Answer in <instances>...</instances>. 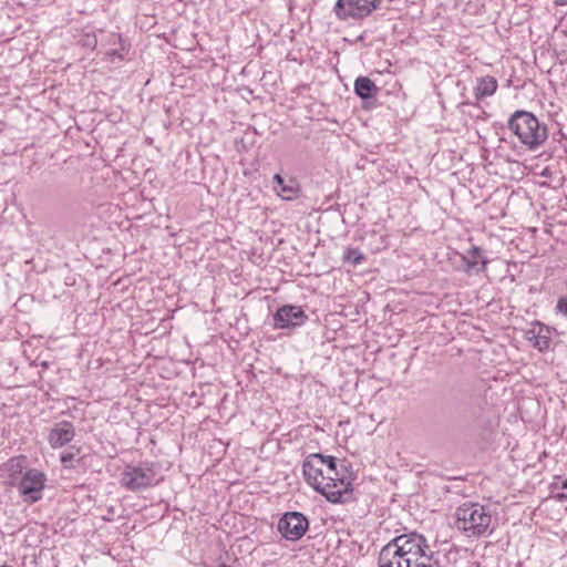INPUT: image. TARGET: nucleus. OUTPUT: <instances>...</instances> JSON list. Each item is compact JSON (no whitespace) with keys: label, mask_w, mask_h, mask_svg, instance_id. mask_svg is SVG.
<instances>
[{"label":"nucleus","mask_w":567,"mask_h":567,"mask_svg":"<svg viewBox=\"0 0 567 567\" xmlns=\"http://www.w3.org/2000/svg\"><path fill=\"white\" fill-rule=\"evenodd\" d=\"M379 92V87L368 76H359L354 81V93L361 100H369L374 97Z\"/></svg>","instance_id":"16"},{"label":"nucleus","mask_w":567,"mask_h":567,"mask_svg":"<svg viewBox=\"0 0 567 567\" xmlns=\"http://www.w3.org/2000/svg\"><path fill=\"white\" fill-rule=\"evenodd\" d=\"M319 453L307 456L302 463V472L306 482L318 493L323 495L330 503H347L352 499V481L351 474L339 476H324L322 465L318 463Z\"/></svg>","instance_id":"2"},{"label":"nucleus","mask_w":567,"mask_h":567,"mask_svg":"<svg viewBox=\"0 0 567 567\" xmlns=\"http://www.w3.org/2000/svg\"><path fill=\"white\" fill-rule=\"evenodd\" d=\"M75 454L73 452H63L60 455V461L65 468H72V461L74 460Z\"/></svg>","instance_id":"22"},{"label":"nucleus","mask_w":567,"mask_h":567,"mask_svg":"<svg viewBox=\"0 0 567 567\" xmlns=\"http://www.w3.org/2000/svg\"><path fill=\"white\" fill-rule=\"evenodd\" d=\"M161 478L153 463H143L138 466L127 465L121 474V485L131 492H138L153 487Z\"/></svg>","instance_id":"5"},{"label":"nucleus","mask_w":567,"mask_h":567,"mask_svg":"<svg viewBox=\"0 0 567 567\" xmlns=\"http://www.w3.org/2000/svg\"><path fill=\"white\" fill-rule=\"evenodd\" d=\"M327 476H333V477H336L337 475H336V472H328V475H327Z\"/></svg>","instance_id":"26"},{"label":"nucleus","mask_w":567,"mask_h":567,"mask_svg":"<svg viewBox=\"0 0 567 567\" xmlns=\"http://www.w3.org/2000/svg\"><path fill=\"white\" fill-rule=\"evenodd\" d=\"M507 127L529 151L538 150L548 138L547 125L528 111H515L507 121Z\"/></svg>","instance_id":"4"},{"label":"nucleus","mask_w":567,"mask_h":567,"mask_svg":"<svg viewBox=\"0 0 567 567\" xmlns=\"http://www.w3.org/2000/svg\"><path fill=\"white\" fill-rule=\"evenodd\" d=\"M549 489L551 497L560 502L567 501V478L555 476L549 485Z\"/></svg>","instance_id":"18"},{"label":"nucleus","mask_w":567,"mask_h":567,"mask_svg":"<svg viewBox=\"0 0 567 567\" xmlns=\"http://www.w3.org/2000/svg\"><path fill=\"white\" fill-rule=\"evenodd\" d=\"M426 538L415 532L402 534L389 542L380 551L379 567H413L423 558L433 557Z\"/></svg>","instance_id":"1"},{"label":"nucleus","mask_w":567,"mask_h":567,"mask_svg":"<svg viewBox=\"0 0 567 567\" xmlns=\"http://www.w3.org/2000/svg\"><path fill=\"white\" fill-rule=\"evenodd\" d=\"M272 320L275 329H296L306 323L308 316L299 306L284 305L277 309Z\"/></svg>","instance_id":"9"},{"label":"nucleus","mask_w":567,"mask_h":567,"mask_svg":"<svg viewBox=\"0 0 567 567\" xmlns=\"http://www.w3.org/2000/svg\"><path fill=\"white\" fill-rule=\"evenodd\" d=\"M380 6L378 0H338L333 11L341 20L363 19Z\"/></svg>","instance_id":"8"},{"label":"nucleus","mask_w":567,"mask_h":567,"mask_svg":"<svg viewBox=\"0 0 567 567\" xmlns=\"http://www.w3.org/2000/svg\"><path fill=\"white\" fill-rule=\"evenodd\" d=\"M274 183V189L282 199L292 200L297 197L298 185L295 179H289L287 183L280 174H275Z\"/></svg>","instance_id":"14"},{"label":"nucleus","mask_w":567,"mask_h":567,"mask_svg":"<svg viewBox=\"0 0 567 567\" xmlns=\"http://www.w3.org/2000/svg\"><path fill=\"white\" fill-rule=\"evenodd\" d=\"M496 89L497 81L494 76H483L478 80V83L475 87V96L477 100H482L484 97L493 95Z\"/></svg>","instance_id":"17"},{"label":"nucleus","mask_w":567,"mask_h":567,"mask_svg":"<svg viewBox=\"0 0 567 567\" xmlns=\"http://www.w3.org/2000/svg\"><path fill=\"white\" fill-rule=\"evenodd\" d=\"M109 43L115 48L106 52V60L112 63L115 62V60L123 61L126 53L130 51V42L125 40L121 34L112 33L110 35Z\"/></svg>","instance_id":"12"},{"label":"nucleus","mask_w":567,"mask_h":567,"mask_svg":"<svg viewBox=\"0 0 567 567\" xmlns=\"http://www.w3.org/2000/svg\"><path fill=\"white\" fill-rule=\"evenodd\" d=\"M47 474L35 467L27 470L22 477L12 487L17 488L19 496L27 504H34L43 498L47 485Z\"/></svg>","instance_id":"6"},{"label":"nucleus","mask_w":567,"mask_h":567,"mask_svg":"<svg viewBox=\"0 0 567 567\" xmlns=\"http://www.w3.org/2000/svg\"><path fill=\"white\" fill-rule=\"evenodd\" d=\"M0 567H13V566H10V565H1Z\"/></svg>","instance_id":"27"},{"label":"nucleus","mask_w":567,"mask_h":567,"mask_svg":"<svg viewBox=\"0 0 567 567\" xmlns=\"http://www.w3.org/2000/svg\"><path fill=\"white\" fill-rule=\"evenodd\" d=\"M277 529L286 540L297 542L309 529V519L300 512H286L279 518Z\"/></svg>","instance_id":"7"},{"label":"nucleus","mask_w":567,"mask_h":567,"mask_svg":"<svg viewBox=\"0 0 567 567\" xmlns=\"http://www.w3.org/2000/svg\"><path fill=\"white\" fill-rule=\"evenodd\" d=\"M75 426L70 421L56 422L49 431L48 442L53 450L61 449L73 441Z\"/></svg>","instance_id":"11"},{"label":"nucleus","mask_w":567,"mask_h":567,"mask_svg":"<svg viewBox=\"0 0 567 567\" xmlns=\"http://www.w3.org/2000/svg\"><path fill=\"white\" fill-rule=\"evenodd\" d=\"M4 466L8 472V481L11 487L16 485V482L19 481V477H22L27 470L30 468L27 466L25 456L11 457L8 460Z\"/></svg>","instance_id":"13"},{"label":"nucleus","mask_w":567,"mask_h":567,"mask_svg":"<svg viewBox=\"0 0 567 567\" xmlns=\"http://www.w3.org/2000/svg\"><path fill=\"white\" fill-rule=\"evenodd\" d=\"M413 567H442L441 561L437 558L429 557L423 558L420 564H416V566Z\"/></svg>","instance_id":"23"},{"label":"nucleus","mask_w":567,"mask_h":567,"mask_svg":"<svg viewBox=\"0 0 567 567\" xmlns=\"http://www.w3.org/2000/svg\"><path fill=\"white\" fill-rule=\"evenodd\" d=\"M555 310L557 313H561L567 317V298L560 297L556 303Z\"/></svg>","instance_id":"24"},{"label":"nucleus","mask_w":567,"mask_h":567,"mask_svg":"<svg viewBox=\"0 0 567 567\" xmlns=\"http://www.w3.org/2000/svg\"><path fill=\"white\" fill-rule=\"evenodd\" d=\"M82 47L94 50L97 45V39L94 33H85L80 40Z\"/></svg>","instance_id":"21"},{"label":"nucleus","mask_w":567,"mask_h":567,"mask_svg":"<svg viewBox=\"0 0 567 567\" xmlns=\"http://www.w3.org/2000/svg\"><path fill=\"white\" fill-rule=\"evenodd\" d=\"M344 262L358 266L365 259L364 255L358 248L347 247L342 257Z\"/></svg>","instance_id":"19"},{"label":"nucleus","mask_w":567,"mask_h":567,"mask_svg":"<svg viewBox=\"0 0 567 567\" xmlns=\"http://www.w3.org/2000/svg\"><path fill=\"white\" fill-rule=\"evenodd\" d=\"M492 522L491 509L478 503L466 502L455 511V527L468 538L492 534Z\"/></svg>","instance_id":"3"},{"label":"nucleus","mask_w":567,"mask_h":567,"mask_svg":"<svg viewBox=\"0 0 567 567\" xmlns=\"http://www.w3.org/2000/svg\"><path fill=\"white\" fill-rule=\"evenodd\" d=\"M318 463H320L321 465H327L328 472H336L339 474V476L344 475L343 473H341L342 471H347V466L342 464L341 471L339 472L337 458L331 455H323L319 453Z\"/></svg>","instance_id":"20"},{"label":"nucleus","mask_w":567,"mask_h":567,"mask_svg":"<svg viewBox=\"0 0 567 567\" xmlns=\"http://www.w3.org/2000/svg\"><path fill=\"white\" fill-rule=\"evenodd\" d=\"M553 329L545 323L535 320L525 331V339L539 352H546L551 346Z\"/></svg>","instance_id":"10"},{"label":"nucleus","mask_w":567,"mask_h":567,"mask_svg":"<svg viewBox=\"0 0 567 567\" xmlns=\"http://www.w3.org/2000/svg\"><path fill=\"white\" fill-rule=\"evenodd\" d=\"M554 2L557 6H565V4H567V0H554Z\"/></svg>","instance_id":"25"},{"label":"nucleus","mask_w":567,"mask_h":567,"mask_svg":"<svg viewBox=\"0 0 567 567\" xmlns=\"http://www.w3.org/2000/svg\"><path fill=\"white\" fill-rule=\"evenodd\" d=\"M467 270L483 271L486 268L487 259L483 257L482 249L473 246L463 256Z\"/></svg>","instance_id":"15"}]
</instances>
